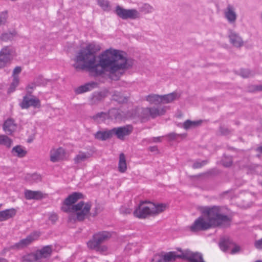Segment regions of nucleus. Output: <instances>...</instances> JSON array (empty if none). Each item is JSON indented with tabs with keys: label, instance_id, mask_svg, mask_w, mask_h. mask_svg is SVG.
Here are the masks:
<instances>
[{
	"label": "nucleus",
	"instance_id": "obj_25",
	"mask_svg": "<svg viewBox=\"0 0 262 262\" xmlns=\"http://www.w3.org/2000/svg\"><path fill=\"white\" fill-rule=\"evenodd\" d=\"M105 97V94L101 92H96L93 93L90 98V103L92 104H95L101 100Z\"/></svg>",
	"mask_w": 262,
	"mask_h": 262
},
{
	"label": "nucleus",
	"instance_id": "obj_41",
	"mask_svg": "<svg viewBox=\"0 0 262 262\" xmlns=\"http://www.w3.org/2000/svg\"><path fill=\"white\" fill-rule=\"evenodd\" d=\"M14 34L12 33L8 32V33H4L2 34L1 36V39L4 41H7L12 38Z\"/></svg>",
	"mask_w": 262,
	"mask_h": 262
},
{
	"label": "nucleus",
	"instance_id": "obj_2",
	"mask_svg": "<svg viewBox=\"0 0 262 262\" xmlns=\"http://www.w3.org/2000/svg\"><path fill=\"white\" fill-rule=\"evenodd\" d=\"M224 209L223 207L217 206L204 208L202 210V215L196 219L190 227V231L195 232L212 228L229 226L231 218L224 214Z\"/></svg>",
	"mask_w": 262,
	"mask_h": 262
},
{
	"label": "nucleus",
	"instance_id": "obj_32",
	"mask_svg": "<svg viewBox=\"0 0 262 262\" xmlns=\"http://www.w3.org/2000/svg\"><path fill=\"white\" fill-rule=\"evenodd\" d=\"M238 74L243 78H248L255 75V72L248 69H242L239 70Z\"/></svg>",
	"mask_w": 262,
	"mask_h": 262
},
{
	"label": "nucleus",
	"instance_id": "obj_42",
	"mask_svg": "<svg viewBox=\"0 0 262 262\" xmlns=\"http://www.w3.org/2000/svg\"><path fill=\"white\" fill-rule=\"evenodd\" d=\"M8 17L7 13L6 12H3L0 14V26L6 22Z\"/></svg>",
	"mask_w": 262,
	"mask_h": 262
},
{
	"label": "nucleus",
	"instance_id": "obj_49",
	"mask_svg": "<svg viewBox=\"0 0 262 262\" xmlns=\"http://www.w3.org/2000/svg\"><path fill=\"white\" fill-rule=\"evenodd\" d=\"M49 219L50 221H51L53 223H54L55 222L57 219H58V216H57V215L55 213H53L52 214L50 215V217H49Z\"/></svg>",
	"mask_w": 262,
	"mask_h": 262
},
{
	"label": "nucleus",
	"instance_id": "obj_17",
	"mask_svg": "<svg viewBox=\"0 0 262 262\" xmlns=\"http://www.w3.org/2000/svg\"><path fill=\"white\" fill-rule=\"evenodd\" d=\"M16 128V125L12 119H7L3 124V129L8 134L11 135Z\"/></svg>",
	"mask_w": 262,
	"mask_h": 262
},
{
	"label": "nucleus",
	"instance_id": "obj_43",
	"mask_svg": "<svg viewBox=\"0 0 262 262\" xmlns=\"http://www.w3.org/2000/svg\"><path fill=\"white\" fill-rule=\"evenodd\" d=\"M220 132L222 135H228L230 134L231 130L225 126H221L220 127Z\"/></svg>",
	"mask_w": 262,
	"mask_h": 262
},
{
	"label": "nucleus",
	"instance_id": "obj_47",
	"mask_svg": "<svg viewBox=\"0 0 262 262\" xmlns=\"http://www.w3.org/2000/svg\"><path fill=\"white\" fill-rule=\"evenodd\" d=\"M254 246L258 249H262V238L255 242Z\"/></svg>",
	"mask_w": 262,
	"mask_h": 262
},
{
	"label": "nucleus",
	"instance_id": "obj_27",
	"mask_svg": "<svg viewBox=\"0 0 262 262\" xmlns=\"http://www.w3.org/2000/svg\"><path fill=\"white\" fill-rule=\"evenodd\" d=\"M36 252L40 260L42 258H46L50 256L52 252V249L50 246H47Z\"/></svg>",
	"mask_w": 262,
	"mask_h": 262
},
{
	"label": "nucleus",
	"instance_id": "obj_6",
	"mask_svg": "<svg viewBox=\"0 0 262 262\" xmlns=\"http://www.w3.org/2000/svg\"><path fill=\"white\" fill-rule=\"evenodd\" d=\"M91 203H84L83 201L73 205L71 211L68 212L70 213L68 217L69 222L71 223L81 222L88 218L91 215Z\"/></svg>",
	"mask_w": 262,
	"mask_h": 262
},
{
	"label": "nucleus",
	"instance_id": "obj_36",
	"mask_svg": "<svg viewBox=\"0 0 262 262\" xmlns=\"http://www.w3.org/2000/svg\"><path fill=\"white\" fill-rule=\"evenodd\" d=\"M19 82V79L18 77H14L13 78L12 82H11L10 88L8 90V93H11L13 92L16 88L18 86Z\"/></svg>",
	"mask_w": 262,
	"mask_h": 262
},
{
	"label": "nucleus",
	"instance_id": "obj_22",
	"mask_svg": "<svg viewBox=\"0 0 262 262\" xmlns=\"http://www.w3.org/2000/svg\"><path fill=\"white\" fill-rule=\"evenodd\" d=\"M25 198L28 200H39L42 198V193L39 191L27 190L25 192Z\"/></svg>",
	"mask_w": 262,
	"mask_h": 262
},
{
	"label": "nucleus",
	"instance_id": "obj_15",
	"mask_svg": "<svg viewBox=\"0 0 262 262\" xmlns=\"http://www.w3.org/2000/svg\"><path fill=\"white\" fill-rule=\"evenodd\" d=\"M228 37L230 42L236 48H241L244 45V41L239 35L233 31L230 32Z\"/></svg>",
	"mask_w": 262,
	"mask_h": 262
},
{
	"label": "nucleus",
	"instance_id": "obj_26",
	"mask_svg": "<svg viewBox=\"0 0 262 262\" xmlns=\"http://www.w3.org/2000/svg\"><path fill=\"white\" fill-rule=\"evenodd\" d=\"M146 100L151 104H159L162 103V95L150 94L146 97Z\"/></svg>",
	"mask_w": 262,
	"mask_h": 262
},
{
	"label": "nucleus",
	"instance_id": "obj_58",
	"mask_svg": "<svg viewBox=\"0 0 262 262\" xmlns=\"http://www.w3.org/2000/svg\"><path fill=\"white\" fill-rule=\"evenodd\" d=\"M255 262H262V261L260 260H258L255 261Z\"/></svg>",
	"mask_w": 262,
	"mask_h": 262
},
{
	"label": "nucleus",
	"instance_id": "obj_31",
	"mask_svg": "<svg viewBox=\"0 0 262 262\" xmlns=\"http://www.w3.org/2000/svg\"><path fill=\"white\" fill-rule=\"evenodd\" d=\"M114 100L118 102L119 103H124L127 101V97L124 96L122 93L116 92L113 96Z\"/></svg>",
	"mask_w": 262,
	"mask_h": 262
},
{
	"label": "nucleus",
	"instance_id": "obj_29",
	"mask_svg": "<svg viewBox=\"0 0 262 262\" xmlns=\"http://www.w3.org/2000/svg\"><path fill=\"white\" fill-rule=\"evenodd\" d=\"M39 260L37 252L26 254L23 257V260L26 262H34Z\"/></svg>",
	"mask_w": 262,
	"mask_h": 262
},
{
	"label": "nucleus",
	"instance_id": "obj_1",
	"mask_svg": "<svg viewBox=\"0 0 262 262\" xmlns=\"http://www.w3.org/2000/svg\"><path fill=\"white\" fill-rule=\"evenodd\" d=\"M99 50V46L94 43L89 44L77 53L73 66L77 70H88L97 75L107 72L112 80H118L124 70L133 64V61L125 57L122 51L113 48L100 53L97 62L96 53Z\"/></svg>",
	"mask_w": 262,
	"mask_h": 262
},
{
	"label": "nucleus",
	"instance_id": "obj_16",
	"mask_svg": "<svg viewBox=\"0 0 262 262\" xmlns=\"http://www.w3.org/2000/svg\"><path fill=\"white\" fill-rule=\"evenodd\" d=\"M98 86V83L96 82L92 81L81 85L75 90L76 94H80L88 91H90L96 88Z\"/></svg>",
	"mask_w": 262,
	"mask_h": 262
},
{
	"label": "nucleus",
	"instance_id": "obj_44",
	"mask_svg": "<svg viewBox=\"0 0 262 262\" xmlns=\"http://www.w3.org/2000/svg\"><path fill=\"white\" fill-rule=\"evenodd\" d=\"M143 118H146L150 117L149 107H146L142 109L141 112Z\"/></svg>",
	"mask_w": 262,
	"mask_h": 262
},
{
	"label": "nucleus",
	"instance_id": "obj_7",
	"mask_svg": "<svg viewBox=\"0 0 262 262\" xmlns=\"http://www.w3.org/2000/svg\"><path fill=\"white\" fill-rule=\"evenodd\" d=\"M221 249L224 252H227L230 250L232 246L234 247L231 250L230 253L232 254H235L239 251L240 247L234 245V243L228 237H222L219 244Z\"/></svg>",
	"mask_w": 262,
	"mask_h": 262
},
{
	"label": "nucleus",
	"instance_id": "obj_57",
	"mask_svg": "<svg viewBox=\"0 0 262 262\" xmlns=\"http://www.w3.org/2000/svg\"><path fill=\"white\" fill-rule=\"evenodd\" d=\"M0 262H7V260L3 258H0Z\"/></svg>",
	"mask_w": 262,
	"mask_h": 262
},
{
	"label": "nucleus",
	"instance_id": "obj_35",
	"mask_svg": "<svg viewBox=\"0 0 262 262\" xmlns=\"http://www.w3.org/2000/svg\"><path fill=\"white\" fill-rule=\"evenodd\" d=\"M12 140L5 135H0V144L5 145L8 147L11 146Z\"/></svg>",
	"mask_w": 262,
	"mask_h": 262
},
{
	"label": "nucleus",
	"instance_id": "obj_14",
	"mask_svg": "<svg viewBox=\"0 0 262 262\" xmlns=\"http://www.w3.org/2000/svg\"><path fill=\"white\" fill-rule=\"evenodd\" d=\"M65 157V151L62 148L52 149L50 151V160L52 162H57L63 160Z\"/></svg>",
	"mask_w": 262,
	"mask_h": 262
},
{
	"label": "nucleus",
	"instance_id": "obj_19",
	"mask_svg": "<svg viewBox=\"0 0 262 262\" xmlns=\"http://www.w3.org/2000/svg\"><path fill=\"white\" fill-rule=\"evenodd\" d=\"M91 157V154L87 151H79L74 158V163L76 164L81 163L87 161Z\"/></svg>",
	"mask_w": 262,
	"mask_h": 262
},
{
	"label": "nucleus",
	"instance_id": "obj_39",
	"mask_svg": "<svg viewBox=\"0 0 262 262\" xmlns=\"http://www.w3.org/2000/svg\"><path fill=\"white\" fill-rule=\"evenodd\" d=\"M97 2L104 10L106 11L110 9L109 2L107 0H97Z\"/></svg>",
	"mask_w": 262,
	"mask_h": 262
},
{
	"label": "nucleus",
	"instance_id": "obj_38",
	"mask_svg": "<svg viewBox=\"0 0 262 262\" xmlns=\"http://www.w3.org/2000/svg\"><path fill=\"white\" fill-rule=\"evenodd\" d=\"M26 179L28 180L31 183L37 182L41 180V177L40 175L33 173L32 174H28Z\"/></svg>",
	"mask_w": 262,
	"mask_h": 262
},
{
	"label": "nucleus",
	"instance_id": "obj_8",
	"mask_svg": "<svg viewBox=\"0 0 262 262\" xmlns=\"http://www.w3.org/2000/svg\"><path fill=\"white\" fill-rule=\"evenodd\" d=\"M113 136L115 135L117 138L123 140L125 137L129 135L133 131L132 125H127L123 126L114 127L112 129Z\"/></svg>",
	"mask_w": 262,
	"mask_h": 262
},
{
	"label": "nucleus",
	"instance_id": "obj_34",
	"mask_svg": "<svg viewBox=\"0 0 262 262\" xmlns=\"http://www.w3.org/2000/svg\"><path fill=\"white\" fill-rule=\"evenodd\" d=\"M100 244L98 242V241H97V240L94 239V236H93V238L92 239L89 241L87 243L88 247L90 249H95L96 251L100 250Z\"/></svg>",
	"mask_w": 262,
	"mask_h": 262
},
{
	"label": "nucleus",
	"instance_id": "obj_12",
	"mask_svg": "<svg viewBox=\"0 0 262 262\" xmlns=\"http://www.w3.org/2000/svg\"><path fill=\"white\" fill-rule=\"evenodd\" d=\"M11 48L6 46L0 51V69L5 67L11 59Z\"/></svg>",
	"mask_w": 262,
	"mask_h": 262
},
{
	"label": "nucleus",
	"instance_id": "obj_59",
	"mask_svg": "<svg viewBox=\"0 0 262 262\" xmlns=\"http://www.w3.org/2000/svg\"><path fill=\"white\" fill-rule=\"evenodd\" d=\"M96 214H93V216H95V215H96Z\"/></svg>",
	"mask_w": 262,
	"mask_h": 262
},
{
	"label": "nucleus",
	"instance_id": "obj_48",
	"mask_svg": "<svg viewBox=\"0 0 262 262\" xmlns=\"http://www.w3.org/2000/svg\"><path fill=\"white\" fill-rule=\"evenodd\" d=\"M36 87V84L34 83H31L29 84L27 86V91L28 93L29 94H31L32 90H33Z\"/></svg>",
	"mask_w": 262,
	"mask_h": 262
},
{
	"label": "nucleus",
	"instance_id": "obj_53",
	"mask_svg": "<svg viewBox=\"0 0 262 262\" xmlns=\"http://www.w3.org/2000/svg\"><path fill=\"white\" fill-rule=\"evenodd\" d=\"M163 137H154L152 139V141L154 142H160L161 141V138Z\"/></svg>",
	"mask_w": 262,
	"mask_h": 262
},
{
	"label": "nucleus",
	"instance_id": "obj_45",
	"mask_svg": "<svg viewBox=\"0 0 262 262\" xmlns=\"http://www.w3.org/2000/svg\"><path fill=\"white\" fill-rule=\"evenodd\" d=\"M206 163H207V161H206V160H203L201 162L200 161H196L193 164V168H200L202 166L205 165Z\"/></svg>",
	"mask_w": 262,
	"mask_h": 262
},
{
	"label": "nucleus",
	"instance_id": "obj_50",
	"mask_svg": "<svg viewBox=\"0 0 262 262\" xmlns=\"http://www.w3.org/2000/svg\"><path fill=\"white\" fill-rule=\"evenodd\" d=\"M223 164L224 166L226 167H229L232 164V161L230 159H228V161L227 162H225L224 161H223Z\"/></svg>",
	"mask_w": 262,
	"mask_h": 262
},
{
	"label": "nucleus",
	"instance_id": "obj_20",
	"mask_svg": "<svg viewBox=\"0 0 262 262\" xmlns=\"http://www.w3.org/2000/svg\"><path fill=\"white\" fill-rule=\"evenodd\" d=\"M96 139L105 141L113 137L112 130H106L104 131H98L94 135Z\"/></svg>",
	"mask_w": 262,
	"mask_h": 262
},
{
	"label": "nucleus",
	"instance_id": "obj_40",
	"mask_svg": "<svg viewBox=\"0 0 262 262\" xmlns=\"http://www.w3.org/2000/svg\"><path fill=\"white\" fill-rule=\"evenodd\" d=\"M181 134H176L175 133H171L165 136L167 138V139L169 141H174L177 140V139L181 136Z\"/></svg>",
	"mask_w": 262,
	"mask_h": 262
},
{
	"label": "nucleus",
	"instance_id": "obj_56",
	"mask_svg": "<svg viewBox=\"0 0 262 262\" xmlns=\"http://www.w3.org/2000/svg\"><path fill=\"white\" fill-rule=\"evenodd\" d=\"M257 150L258 151H259L260 152L262 153V146H260V147H258V148H257Z\"/></svg>",
	"mask_w": 262,
	"mask_h": 262
},
{
	"label": "nucleus",
	"instance_id": "obj_9",
	"mask_svg": "<svg viewBox=\"0 0 262 262\" xmlns=\"http://www.w3.org/2000/svg\"><path fill=\"white\" fill-rule=\"evenodd\" d=\"M82 194L79 192H74L70 195L64 201L61 209L64 212L71 211L73 204H74L79 199L81 198Z\"/></svg>",
	"mask_w": 262,
	"mask_h": 262
},
{
	"label": "nucleus",
	"instance_id": "obj_46",
	"mask_svg": "<svg viewBox=\"0 0 262 262\" xmlns=\"http://www.w3.org/2000/svg\"><path fill=\"white\" fill-rule=\"evenodd\" d=\"M21 68L20 67H16L14 68L13 71V78L14 77H18V75L21 72Z\"/></svg>",
	"mask_w": 262,
	"mask_h": 262
},
{
	"label": "nucleus",
	"instance_id": "obj_30",
	"mask_svg": "<svg viewBox=\"0 0 262 262\" xmlns=\"http://www.w3.org/2000/svg\"><path fill=\"white\" fill-rule=\"evenodd\" d=\"M12 152L13 155L21 158L25 156L27 151L21 146L17 145L13 148Z\"/></svg>",
	"mask_w": 262,
	"mask_h": 262
},
{
	"label": "nucleus",
	"instance_id": "obj_51",
	"mask_svg": "<svg viewBox=\"0 0 262 262\" xmlns=\"http://www.w3.org/2000/svg\"><path fill=\"white\" fill-rule=\"evenodd\" d=\"M254 90L255 91H262V84L254 85Z\"/></svg>",
	"mask_w": 262,
	"mask_h": 262
},
{
	"label": "nucleus",
	"instance_id": "obj_37",
	"mask_svg": "<svg viewBox=\"0 0 262 262\" xmlns=\"http://www.w3.org/2000/svg\"><path fill=\"white\" fill-rule=\"evenodd\" d=\"M108 117L106 113L100 112L93 116V119L96 121L100 122L104 121Z\"/></svg>",
	"mask_w": 262,
	"mask_h": 262
},
{
	"label": "nucleus",
	"instance_id": "obj_52",
	"mask_svg": "<svg viewBox=\"0 0 262 262\" xmlns=\"http://www.w3.org/2000/svg\"><path fill=\"white\" fill-rule=\"evenodd\" d=\"M121 211L125 214H129L131 213L132 210L130 209H125V210H124V208H122Z\"/></svg>",
	"mask_w": 262,
	"mask_h": 262
},
{
	"label": "nucleus",
	"instance_id": "obj_33",
	"mask_svg": "<svg viewBox=\"0 0 262 262\" xmlns=\"http://www.w3.org/2000/svg\"><path fill=\"white\" fill-rule=\"evenodd\" d=\"M201 123V121H192L189 120H187L184 122L183 127L185 129L193 128L200 125Z\"/></svg>",
	"mask_w": 262,
	"mask_h": 262
},
{
	"label": "nucleus",
	"instance_id": "obj_13",
	"mask_svg": "<svg viewBox=\"0 0 262 262\" xmlns=\"http://www.w3.org/2000/svg\"><path fill=\"white\" fill-rule=\"evenodd\" d=\"M225 18L230 24H233L235 22L237 18V14L235 11V9L233 6L228 5L224 11Z\"/></svg>",
	"mask_w": 262,
	"mask_h": 262
},
{
	"label": "nucleus",
	"instance_id": "obj_11",
	"mask_svg": "<svg viewBox=\"0 0 262 262\" xmlns=\"http://www.w3.org/2000/svg\"><path fill=\"white\" fill-rule=\"evenodd\" d=\"M39 237L37 232H33L27 236L26 238L21 239L19 242L12 246L13 249H21L30 244L36 240Z\"/></svg>",
	"mask_w": 262,
	"mask_h": 262
},
{
	"label": "nucleus",
	"instance_id": "obj_24",
	"mask_svg": "<svg viewBox=\"0 0 262 262\" xmlns=\"http://www.w3.org/2000/svg\"><path fill=\"white\" fill-rule=\"evenodd\" d=\"M111 233L107 231H102L94 235V239L101 244L111 237Z\"/></svg>",
	"mask_w": 262,
	"mask_h": 262
},
{
	"label": "nucleus",
	"instance_id": "obj_23",
	"mask_svg": "<svg viewBox=\"0 0 262 262\" xmlns=\"http://www.w3.org/2000/svg\"><path fill=\"white\" fill-rule=\"evenodd\" d=\"M179 95L176 92L169 93L167 95H162V103H171L179 98Z\"/></svg>",
	"mask_w": 262,
	"mask_h": 262
},
{
	"label": "nucleus",
	"instance_id": "obj_55",
	"mask_svg": "<svg viewBox=\"0 0 262 262\" xmlns=\"http://www.w3.org/2000/svg\"><path fill=\"white\" fill-rule=\"evenodd\" d=\"M150 150L151 151H156L157 150V146H152L150 147Z\"/></svg>",
	"mask_w": 262,
	"mask_h": 262
},
{
	"label": "nucleus",
	"instance_id": "obj_28",
	"mask_svg": "<svg viewBox=\"0 0 262 262\" xmlns=\"http://www.w3.org/2000/svg\"><path fill=\"white\" fill-rule=\"evenodd\" d=\"M127 168L126 162L125 155L121 153L119 155V161L118 163V170L121 172H124Z\"/></svg>",
	"mask_w": 262,
	"mask_h": 262
},
{
	"label": "nucleus",
	"instance_id": "obj_21",
	"mask_svg": "<svg viewBox=\"0 0 262 262\" xmlns=\"http://www.w3.org/2000/svg\"><path fill=\"white\" fill-rule=\"evenodd\" d=\"M167 110V107H149L150 117L152 118H155L158 116L164 115Z\"/></svg>",
	"mask_w": 262,
	"mask_h": 262
},
{
	"label": "nucleus",
	"instance_id": "obj_54",
	"mask_svg": "<svg viewBox=\"0 0 262 262\" xmlns=\"http://www.w3.org/2000/svg\"><path fill=\"white\" fill-rule=\"evenodd\" d=\"M100 250H98V251L104 252V251H106V250H107V247L104 246H101V245H100Z\"/></svg>",
	"mask_w": 262,
	"mask_h": 262
},
{
	"label": "nucleus",
	"instance_id": "obj_5",
	"mask_svg": "<svg viewBox=\"0 0 262 262\" xmlns=\"http://www.w3.org/2000/svg\"><path fill=\"white\" fill-rule=\"evenodd\" d=\"M166 208L164 204H155L151 202H141L134 211V214L138 218H145L149 215L158 214Z\"/></svg>",
	"mask_w": 262,
	"mask_h": 262
},
{
	"label": "nucleus",
	"instance_id": "obj_10",
	"mask_svg": "<svg viewBox=\"0 0 262 262\" xmlns=\"http://www.w3.org/2000/svg\"><path fill=\"white\" fill-rule=\"evenodd\" d=\"M20 106L23 109L28 108L30 106L39 108L40 106V100L34 96H25Z\"/></svg>",
	"mask_w": 262,
	"mask_h": 262
},
{
	"label": "nucleus",
	"instance_id": "obj_4",
	"mask_svg": "<svg viewBox=\"0 0 262 262\" xmlns=\"http://www.w3.org/2000/svg\"><path fill=\"white\" fill-rule=\"evenodd\" d=\"M139 11L135 9H125L117 6L115 12L116 14L123 19H136L140 18V13L145 14L151 13L154 11V8L149 4L144 3L139 6Z\"/></svg>",
	"mask_w": 262,
	"mask_h": 262
},
{
	"label": "nucleus",
	"instance_id": "obj_3",
	"mask_svg": "<svg viewBox=\"0 0 262 262\" xmlns=\"http://www.w3.org/2000/svg\"><path fill=\"white\" fill-rule=\"evenodd\" d=\"M177 258L185 259L189 262H205L202 253L188 250L182 252L181 254H177L176 252H169L164 255H156L151 262H168L174 260Z\"/></svg>",
	"mask_w": 262,
	"mask_h": 262
},
{
	"label": "nucleus",
	"instance_id": "obj_18",
	"mask_svg": "<svg viewBox=\"0 0 262 262\" xmlns=\"http://www.w3.org/2000/svg\"><path fill=\"white\" fill-rule=\"evenodd\" d=\"M16 213V211L14 208L6 209L0 211V222L8 220L14 217Z\"/></svg>",
	"mask_w": 262,
	"mask_h": 262
}]
</instances>
